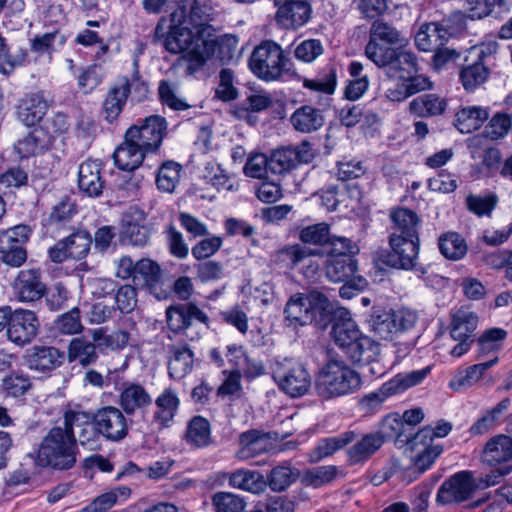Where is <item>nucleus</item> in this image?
<instances>
[{"label":"nucleus","instance_id":"f3484780","mask_svg":"<svg viewBox=\"0 0 512 512\" xmlns=\"http://www.w3.org/2000/svg\"><path fill=\"white\" fill-rule=\"evenodd\" d=\"M93 423L96 431L110 441H120L128 433L126 417L121 410L113 406L98 410Z\"/></svg>","mask_w":512,"mask_h":512},{"label":"nucleus","instance_id":"09e8293b","mask_svg":"<svg viewBox=\"0 0 512 512\" xmlns=\"http://www.w3.org/2000/svg\"><path fill=\"white\" fill-rule=\"evenodd\" d=\"M498 361L497 357L493 359L472 365L463 371H460L449 383V387L455 391L460 390L463 387H470L474 385L482 375L495 365Z\"/></svg>","mask_w":512,"mask_h":512},{"label":"nucleus","instance_id":"423d86ee","mask_svg":"<svg viewBox=\"0 0 512 512\" xmlns=\"http://www.w3.org/2000/svg\"><path fill=\"white\" fill-rule=\"evenodd\" d=\"M430 367L414 370L407 373H399L385 382L377 391L365 395L360 400L361 408L366 412H372L390 396L402 393L405 390L420 384L430 373Z\"/></svg>","mask_w":512,"mask_h":512},{"label":"nucleus","instance_id":"58836bf2","mask_svg":"<svg viewBox=\"0 0 512 512\" xmlns=\"http://www.w3.org/2000/svg\"><path fill=\"white\" fill-rule=\"evenodd\" d=\"M447 108L445 98L437 94H423L409 103V110L418 117H435L442 115Z\"/></svg>","mask_w":512,"mask_h":512},{"label":"nucleus","instance_id":"bf43d9fd","mask_svg":"<svg viewBox=\"0 0 512 512\" xmlns=\"http://www.w3.org/2000/svg\"><path fill=\"white\" fill-rule=\"evenodd\" d=\"M331 238L330 226L325 222L308 225L299 232V239L306 244L327 246Z\"/></svg>","mask_w":512,"mask_h":512},{"label":"nucleus","instance_id":"864d4df0","mask_svg":"<svg viewBox=\"0 0 512 512\" xmlns=\"http://www.w3.org/2000/svg\"><path fill=\"white\" fill-rule=\"evenodd\" d=\"M97 359L96 345L88 342L84 338H74L68 347L69 362H79L86 366L94 363Z\"/></svg>","mask_w":512,"mask_h":512},{"label":"nucleus","instance_id":"f704fd0d","mask_svg":"<svg viewBox=\"0 0 512 512\" xmlns=\"http://www.w3.org/2000/svg\"><path fill=\"white\" fill-rule=\"evenodd\" d=\"M155 405V421L163 427H168L179 409L180 399L174 390L166 388L156 398Z\"/></svg>","mask_w":512,"mask_h":512},{"label":"nucleus","instance_id":"393cba45","mask_svg":"<svg viewBox=\"0 0 512 512\" xmlns=\"http://www.w3.org/2000/svg\"><path fill=\"white\" fill-rule=\"evenodd\" d=\"M78 187L89 197H98L102 194L104 181L101 177V162L88 159L80 164Z\"/></svg>","mask_w":512,"mask_h":512},{"label":"nucleus","instance_id":"412c9836","mask_svg":"<svg viewBox=\"0 0 512 512\" xmlns=\"http://www.w3.org/2000/svg\"><path fill=\"white\" fill-rule=\"evenodd\" d=\"M512 461V438L499 434L491 437L481 452V462L490 467L509 466Z\"/></svg>","mask_w":512,"mask_h":512},{"label":"nucleus","instance_id":"bb28decb","mask_svg":"<svg viewBox=\"0 0 512 512\" xmlns=\"http://www.w3.org/2000/svg\"><path fill=\"white\" fill-rule=\"evenodd\" d=\"M344 355L353 364H371L376 362L377 358L380 357V346L373 339L362 333L359 339L347 349Z\"/></svg>","mask_w":512,"mask_h":512},{"label":"nucleus","instance_id":"680f3d73","mask_svg":"<svg viewBox=\"0 0 512 512\" xmlns=\"http://www.w3.org/2000/svg\"><path fill=\"white\" fill-rule=\"evenodd\" d=\"M31 387L29 378L20 373H11L2 379L0 391L6 397H20Z\"/></svg>","mask_w":512,"mask_h":512},{"label":"nucleus","instance_id":"a19ab883","mask_svg":"<svg viewBox=\"0 0 512 512\" xmlns=\"http://www.w3.org/2000/svg\"><path fill=\"white\" fill-rule=\"evenodd\" d=\"M342 258L327 257L325 273L327 278L335 283L349 281L357 272V261L354 258H347L342 253Z\"/></svg>","mask_w":512,"mask_h":512},{"label":"nucleus","instance_id":"a18cd8bd","mask_svg":"<svg viewBox=\"0 0 512 512\" xmlns=\"http://www.w3.org/2000/svg\"><path fill=\"white\" fill-rule=\"evenodd\" d=\"M478 324V316L469 310L459 309L452 316L450 335L453 339L473 340Z\"/></svg>","mask_w":512,"mask_h":512},{"label":"nucleus","instance_id":"7c9ffc66","mask_svg":"<svg viewBox=\"0 0 512 512\" xmlns=\"http://www.w3.org/2000/svg\"><path fill=\"white\" fill-rule=\"evenodd\" d=\"M384 439L380 432L363 435L347 450L348 461L358 464L368 460L383 445Z\"/></svg>","mask_w":512,"mask_h":512},{"label":"nucleus","instance_id":"1a4fd4ad","mask_svg":"<svg viewBox=\"0 0 512 512\" xmlns=\"http://www.w3.org/2000/svg\"><path fill=\"white\" fill-rule=\"evenodd\" d=\"M167 324L175 332L185 330L186 337L196 339L206 326L207 316L193 304L170 307L166 311Z\"/></svg>","mask_w":512,"mask_h":512},{"label":"nucleus","instance_id":"39448f33","mask_svg":"<svg viewBox=\"0 0 512 512\" xmlns=\"http://www.w3.org/2000/svg\"><path fill=\"white\" fill-rule=\"evenodd\" d=\"M271 373L281 390L291 397H301L311 387V375L308 370L294 359H276L271 364Z\"/></svg>","mask_w":512,"mask_h":512},{"label":"nucleus","instance_id":"c756f323","mask_svg":"<svg viewBox=\"0 0 512 512\" xmlns=\"http://www.w3.org/2000/svg\"><path fill=\"white\" fill-rule=\"evenodd\" d=\"M145 153L136 142L130 141L125 135L124 142L114 151V163L121 170L132 171L140 166Z\"/></svg>","mask_w":512,"mask_h":512},{"label":"nucleus","instance_id":"c85d7f7f","mask_svg":"<svg viewBox=\"0 0 512 512\" xmlns=\"http://www.w3.org/2000/svg\"><path fill=\"white\" fill-rule=\"evenodd\" d=\"M290 122L296 131L312 133L324 125V116L319 109L311 105H302L293 112Z\"/></svg>","mask_w":512,"mask_h":512},{"label":"nucleus","instance_id":"49530a36","mask_svg":"<svg viewBox=\"0 0 512 512\" xmlns=\"http://www.w3.org/2000/svg\"><path fill=\"white\" fill-rule=\"evenodd\" d=\"M259 158L262 159L261 164L264 165V169L273 174H282L297 167L290 147L277 149L269 157L258 153Z\"/></svg>","mask_w":512,"mask_h":512},{"label":"nucleus","instance_id":"774afa93","mask_svg":"<svg viewBox=\"0 0 512 512\" xmlns=\"http://www.w3.org/2000/svg\"><path fill=\"white\" fill-rule=\"evenodd\" d=\"M327 257L337 258L345 256L347 258H354V256L359 252V247L354 243L350 238L342 237V236H332L328 245H327Z\"/></svg>","mask_w":512,"mask_h":512},{"label":"nucleus","instance_id":"f8f14e48","mask_svg":"<svg viewBox=\"0 0 512 512\" xmlns=\"http://www.w3.org/2000/svg\"><path fill=\"white\" fill-rule=\"evenodd\" d=\"M371 61L379 68H383L389 79L397 80V82L418 70L416 55L406 50L405 47H396L392 51H386L380 58Z\"/></svg>","mask_w":512,"mask_h":512},{"label":"nucleus","instance_id":"0eeeda50","mask_svg":"<svg viewBox=\"0 0 512 512\" xmlns=\"http://www.w3.org/2000/svg\"><path fill=\"white\" fill-rule=\"evenodd\" d=\"M417 321L418 315L415 311L402 308L372 315L369 327L379 338L392 340L399 334L411 330Z\"/></svg>","mask_w":512,"mask_h":512},{"label":"nucleus","instance_id":"6e6d98bb","mask_svg":"<svg viewBox=\"0 0 512 512\" xmlns=\"http://www.w3.org/2000/svg\"><path fill=\"white\" fill-rule=\"evenodd\" d=\"M438 246L441 254L449 260H459L467 253L465 240L455 232H449L439 238Z\"/></svg>","mask_w":512,"mask_h":512},{"label":"nucleus","instance_id":"13d9d810","mask_svg":"<svg viewBox=\"0 0 512 512\" xmlns=\"http://www.w3.org/2000/svg\"><path fill=\"white\" fill-rule=\"evenodd\" d=\"M66 38L57 30L42 35H37L30 41L31 51L39 55L47 54L49 59L56 50V44L61 47L64 45Z\"/></svg>","mask_w":512,"mask_h":512},{"label":"nucleus","instance_id":"b1692460","mask_svg":"<svg viewBox=\"0 0 512 512\" xmlns=\"http://www.w3.org/2000/svg\"><path fill=\"white\" fill-rule=\"evenodd\" d=\"M51 136L43 129H34L14 144V151L20 160L43 155L50 149Z\"/></svg>","mask_w":512,"mask_h":512},{"label":"nucleus","instance_id":"5701e85b","mask_svg":"<svg viewBox=\"0 0 512 512\" xmlns=\"http://www.w3.org/2000/svg\"><path fill=\"white\" fill-rule=\"evenodd\" d=\"M408 74L400 82L393 83L385 91V97L393 102H401L408 97L433 88V83L424 75Z\"/></svg>","mask_w":512,"mask_h":512},{"label":"nucleus","instance_id":"6e6552de","mask_svg":"<svg viewBox=\"0 0 512 512\" xmlns=\"http://www.w3.org/2000/svg\"><path fill=\"white\" fill-rule=\"evenodd\" d=\"M408 39L405 35L387 22L376 20L370 28L369 41L365 47V54L369 60L380 58L386 51L396 47H405Z\"/></svg>","mask_w":512,"mask_h":512},{"label":"nucleus","instance_id":"9d476101","mask_svg":"<svg viewBox=\"0 0 512 512\" xmlns=\"http://www.w3.org/2000/svg\"><path fill=\"white\" fill-rule=\"evenodd\" d=\"M289 60L281 46L272 40L258 44V78L264 81H277L286 72Z\"/></svg>","mask_w":512,"mask_h":512},{"label":"nucleus","instance_id":"473e14b6","mask_svg":"<svg viewBox=\"0 0 512 512\" xmlns=\"http://www.w3.org/2000/svg\"><path fill=\"white\" fill-rule=\"evenodd\" d=\"M152 399L145 388L137 383L127 384L120 393L119 404L127 414H134L136 411L149 406Z\"/></svg>","mask_w":512,"mask_h":512},{"label":"nucleus","instance_id":"a211bd4d","mask_svg":"<svg viewBox=\"0 0 512 512\" xmlns=\"http://www.w3.org/2000/svg\"><path fill=\"white\" fill-rule=\"evenodd\" d=\"M92 243L91 236L86 231H78L59 241L49 250L53 262L61 263L68 258L82 259L86 257Z\"/></svg>","mask_w":512,"mask_h":512},{"label":"nucleus","instance_id":"cd10ccee","mask_svg":"<svg viewBox=\"0 0 512 512\" xmlns=\"http://www.w3.org/2000/svg\"><path fill=\"white\" fill-rule=\"evenodd\" d=\"M392 233L407 238H419L418 230L421 224L419 216L408 208H397L391 211Z\"/></svg>","mask_w":512,"mask_h":512},{"label":"nucleus","instance_id":"20e7f679","mask_svg":"<svg viewBox=\"0 0 512 512\" xmlns=\"http://www.w3.org/2000/svg\"><path fill=\"white\" fill-rule=\"evenodd\" d=\"M329 304L327 296L317 290H312L306 295H293L285 307L286 320L295 326L312 323L320 325Z\"/></svg>","mask_w":512,"mask_h":512},{"label":"nucleus","instance_id":"ddd939ff","mask_svg":"<svg viewBox=\"0 0 512 512\" xmlns=\"http://www.w3.org/2000/svg\"><path fill=\"white\" fill-rule=\"evenodd\" d=\"M166 120L159 115H152L144 119L141 124H136L126 131L130 141L136 142L146 153L158 149L165 131Z\"/></svg>","mask_w":512,"mask_h":512},{"label":"nucleus","instance_id":"7ed1b4c3","mask_svg":"<svg viewBox=\"0 0 512 512\" xmlns=\"http://www.w3.org/2000/svg\"><path fill=\"white\" fill-rule=\"evenodd\" d=\"M360 385L358 373L343 362L331 360L321 370L315 388L320 397L330 399L352 393Z\"/></svg>","mask_w":512,"mask_h":512},{"label":"nucleus","instance_id":"72a5a7b5","mask_svg":"<svg viewBox=\"0 0 512 512\" xmlns=\"http://www.w3.org/2000/svg\"><path fill=\"white\" fill-rule=\"evenodd\" d=\"M47 102L39 94H33L21 100L17 115L26 126H34L39 123L47 112Z\"/></svg>","mask_w":512,"mask_h":512},{"label":"nucleus","instance_id":"ea45409f","mask_svg":"<svg viewBox=\"0 0 512 512\" xmlns=\"http://www.w3.org/2000/svg\"><path fill=\"white\" fill-rule=\"evenodd\" d=\"M170 353L169 375L173 379L180 380L192 371L194 354L187 346H173Z\"/></svg>","mask_w":512,"mask_h":512},{"label":"nucleus","instance_id":"0e129e2a","mask_svg":"<svg viewBox=\"0 0 512 512\" xmlns=\"http://www.w3.org/2000/svg\"><path fill=\"white\" fill-rule=\"evenodd\" d=\"M320 254V250L311 249L300 244L285 247L280 251L282 261L291 269L304 263L309 257Z\"/></svg>","mask_w":512,"mask_h":512},{"label":"nucleus","instance_id":"2eb2a0df","mask_svg":"<svg viewBox=\"0 0 512 512\" xmlns=\"http://www.w3.org/2000/svg\"><path fill=\"white\" fill-rule=\"evenodd\" d=\"M389 244L391 252L384 260L387 265L404 270L416 269L420 249L419 238L414 239L391 234Z\"/></svg>","mask_w":512,"mask_h":512},{"label":"nucleus","instance_id":"3c124183","mask_svg":"<svg viewBox=\"0 0 512 512\" xmlns=\"http://www.w3.org/2000/svg\"><path fill=\"white\" fill-rule=\"evenodd\" d=\"M185 439L190 445L198 448L208 446L211 442V428L208 420L201 416L193 417L188 423Z\"/></svg>","mask_w":512,"mask_h":512},{"label":"nucleus","instance_id":"4be33fe9","mask_svg":"<svg viewBox=\"0 0 512 512\" xmlns=\"http://www.w3.org/2000/svg\"><path fill=\"white\" fill-rule=\"evenodd\" d=\"M130 94V81L127 77L118 78L108 89L103 101L105 119L112 123L122 113Z\"/></svg>","mask_w":512,"mask_h":512},{"label":"nucleus","instance_id":"5fc2aeb1","mask_svg":"<svg viewBox=\"0 0 512 512\" xmlns=\"http://www.w3.org/2000/svg\"><path fill=\"white\" fill-rule=\"evenodd\" d=\"M338 474L334 465L317 466L307 469L301 476V483L306 487L319 488L331 483Z\"/></svg>","mask_w":512,"mask_h":512},{"label":"nucleus","instance_id":"e2e57ef3","mask_svg":"<svg viewBox=\"0 0 512 512\" xmlns=\"http://www.w3.org/2000/svg\"><path fill=\"white\" fill-rule=\"evenodd\" d=\"M498 196L495 193L485 195H468L466 205L470 212L479 217L490 216L498 203Z\"/></svg>","mask_w":512,"mask_h":512},{"label":"nucleus","instance_id":"79ce46f5","mask_svg":"<svg viewBox=\"0 0 512 512\" xmlns=\"http://www.w3.org/2000/svg\"><path fill=\"white\" fill-rule=\"evenodd\" d=\"M490 70L484 63V52L478 55V60L472 64L464 66L460 72V80L466 91H474L486 82Z\"/></svg>","mask_w":512,"mask_h":512},{"label":"nucleus","instance_id":"9b49d317","mask_svg":"<svg viewBox=\"0 0 512 512\" xmlns=\"http://www.w3.org/2000/svg\"><path fill=\"white\" fill-rule=\"evenodd\" d=\"M31 229L26 225H16L0 233V258L12 267L21 266L27 258L24 245L28 241Z\"/></svg>","mask_w":512,"mask_h":512},{"label":"nucleus","instance_id":"aec40b11","mask_svg":"<svg viewBox=\"0 0 512 512\" xmlns=\"http://www.w3.org/2000/svg\"><path fill=\"white\" fill-rule=\"evenodd\" d=\"M13 290L20 302H34L42 298L46 287L41 281L38 269H25L18 273Z\"/></svg>","mask_w":512,"mask_h":512},{"label":"nucleus","instance_id":"6ab92c4d","mask_svg":"<svg viewBox=\"0 0 512 512\" xmlns=\"http://www.w3.org/2000/svg\"><path fill=\"white\" fill-rule=\"evenodd\" d=\"M309 0H274L278 7L276 17L279 23L287 28H297L310 19L311 6Z\"/></svg>","mask_w":512,"mask_h":512},{"label":"nucleus","instance_id":"4d7b16f0","mask_svg":"<svg viewBox=\"0 0 512 512\" xmlns=\"http://www.w3.org/2000/svg\"><path fill=\"white\" fill-rule=\"evenodd\" d=\"M414 450L417 451V455L414 459V467L419 473H423L429 469L440 456L443 452V447L440 444L425 441L420 442Z\"/></svg>","mask_w":512,"mask_h":512},{"label":"nucleus","instance_id":"338daca9","mask_svg":"<svg viewBox=\"0 0 512 512\" xmlns=\"http://www.w3.org/2000/svg\"><path fill=\"white\" fill-rule=\"evenodd\" d=\"M216 512H244L246 503L244 500L229 492L216 493L212 498Z\"/></svg>","mask_w":512,"mask_h":512},{"label":"nucleus","instance_id":"c9c22d12","mask_svg":"<svg viewBox=\"0 0 512 512\" xmlns=\"http://www.w3.org/2000/svg\"><path fill=\"white\" fill-rule=\"evenodd\" d=\"M361 334L357 323L351 317L337 319L331 330L333 341L343 354Z\"/></svg>","mask_w":512,"mask_h":512},{"label":"nucleus","instance_id":"e433bc0d","mask_svg":"<svg viewBox=\"0 0 512 512\" xmlns=\"http://www.w3.org/2000/svg\"><path fill=\"white\" fill-rule=\"evenodd\" d=\"M299 477V470L287 464L274 467L265 478L258 475V485L268 486L272 491L282 492L292 485Z\"/></svg>","mask_w":512,"mask_h":512},{"label":"nucleus","instance_id":"dca6fc26","mask_svg":"<svg viewBox=\"0 0 512 512\" xmlns=\"http://www.w3.org/2000/svg\"><path fill=\"white\" fill-rule=\"evenodd\" d=\"M477 484L470 471H461L445 480L437 493V501L442 504L459 503L468 500Z\"/></svg>","mask_w":512,"mask_h":512},{"label":"nucleus","instance_id":"f03ea898","mask_svg":"<svg viewBox=\"0 0 512 512\" xmlns=\"http://www.w3.org/2000/svg\"><path fill=\"white\" fill-rule=\"evenodd\" d=\"M90 416L83 411H67L65 413L64 428L56 427L42 440L36 454V463L39 466H52L57 469H69L75 461L74 429L89 426Z\"/></svg>","mask_w":512,"mask_h":512},{"label":"nucleus","instance_id":"603ef678","mask_svg":"<svg viewBox=\"0 0 512 512\" xmlns=\"http://www.w3.org/2000/svg\"><path fill=\"white\" fill-rule=\"evenodd\" d=\"M182 167L174 161L164 162L158 169L156 177L157 188L166 193L174 192L180 182Z\"/></svg>","mask_w":512,"mask_h":512},{"label":"nucleus","instance_id":"37998d69","mask_svg":"<svg viewBox=\"0 0 512 512\" xmlns=\"http://www.w3.org/2000/svg\"><path fill=\"white\" fill-rule=\"evenodd\" d=\"M131 496V489L127 486L115 487L94 499L85 508L77 512H104L114 505L122 504Z\"/></svg>","mask_w":512,"mask_h":512},{"label":"nucleus","instance_id":"4c0bfd02","mask_svg":"<svg viewBox=\"0 0 512 512\" xmlns=\"http://www.w3.org/2000/svg\"><path fill=\"white\" fill-rule=\"evenodd\" d=\"M357 438L354 431H346L334 437L321 439L310 454L312 462L321 461L324 458L332 456L338 450L346 447Z\"/></svg>","mask_w":512,"mask_h":512},{"label":"nucleus","instance_id":"c03bdc74","mask_svg":"<svg viewBox=\"0 0 512 512\" xmlns=\"http://www.w3.org/2000/svg\"><path fill=\"white\" fill-rule=\"evenodd\" d=\"M448 31L439 24L432 23L421 28L415 35V44L421 51H435L438 47L443 46L448 39Z\"/></svg>","mask_w":512,"mask_h":512},{"label":"nucleus","instance_id":"4468645a","mask_svg":"<svg viewBox=\"0 0 512 512\" xmlns=\"http://www.w3.org/2000/svg\"><path fill=\"white\" fill-rule=\"evenodd\" d=\"M39 327L35 312L22 308L15 309L11 312L6 336L11 343L23 347L32 342L38 334Z\"/></svg>","mask_w":512,"mask_h":512},{"label":"nucleus","instance_id":"2f4dec72","mask_svg":"<svg viewBox=\"0 0 512 512\" xmlns=\"http://www.w3.org/2000/svg\"><path fill=\"white\" fill-rule=\"evenodd\" d=\"M489 118V110L482 106H466L455 114V126L462 134L478 130Z\"/></svg>","mask_w":512,"mask_h":512},{"label":"nucleus","instance_id":"69168bd1","mask_svg":"<svg viewBox=\"0 0 512 512\" xmlns=\"http://www.w3.org/2000/svg\"><path fill=\"white\" fill-rule=\"evenodd\" d=\"M160 275L161 269L156 262L150 259H141L136 262L134 282L151 286L159 280Z\"/></svg>","mask_w":512,"mask_h":512},{"label":"nucleus","instance_id":"de8ad7c7","mask_svg":"<svg viewBox=\"0 0 512 512\" xmlns=\"http://www.w3.org/2000/svg\"><path fill=\"white\" fill-rule=\"evenodd\" d=\"M509 406V398L501 400L496 406L486 411V413L469 428V433L472 436L488 433L499 423L501 417L508 411Z\"/></svg>","mask_w":512,"mask_h":512},{"label":"nucleus","instance_id":"052dcab7","mask_svg":"<svg viewBox=\"0 0 512 512\" xmlns=\"http://www.w3.org/2000/svg\"><path fill=\"white\" fill-rule=\"evenodd\" d=\"M142 222L143 216L137 211L133 213V216L126 215L122 219L123 234L135 245H143L147 240L146 230L141 225Z\"/></svg>","mask_w":512,"mask_h":512},{"label":"nucleus","instance_id":"8fccbe9b","mask_svg":"<svg viewBox=\"0 0 512 512\" xmlns=\"http://www.w3.org/2000/svg\"><path fill=\"white\" fill-rule=\"evenodd\" d=\"M208 36V41L212 44V54L210 58L215 57L223 63L232 62L238 57V39L231 34L223 35L217 39Z\"/></svg>","mask_w":512,"mask_h":512},{"label":"nucleus","instance_id":"f257e3e1","mask_svg":"<svg viewBox=\"0 0 512 512\" xmlns=\"http://www.w3.org/2000/svg\"><path fill=\"white\" fill-rule=\"evenodd\" d=\"M198 4L192 6L190 21H183L179 25L175 24L176 14L172 15V26L165 39V47L172 53H185V58L189 63V69L197 70L210 59L212 54V44L208 41L211 36V26L207 24L208 16L198 17Z\"/></svg>","mask_w":512,"mask_h":512},{"label":"nucleus","instance_id":"a878e982","mask_svg":"<svg viewBox=\"0 0 512 512\" xmlns=\"http://www.w3.org/2000/svg\"><path fill=\"white\" fill-rule=\"evenodd\" d=\"M64 354L54 347L35 346L27 353V362L31 369L50 371L63 362Z\"/></svg>","mask_w":512,"mask_h":512}]
</instances>
